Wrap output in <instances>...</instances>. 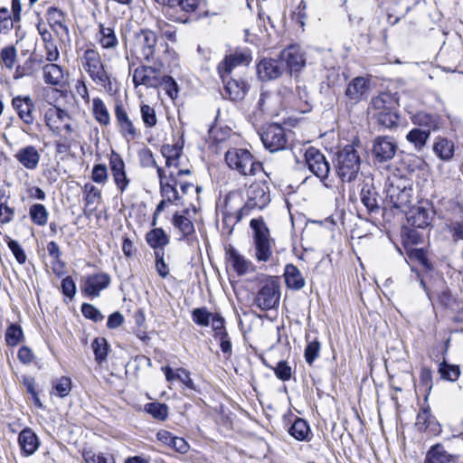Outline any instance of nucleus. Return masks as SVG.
<instances>
[{
    "label": "nucleus",
    "mask_w": 463,
    "mask_h": 463,
    "mask_svg": "<svg viewBox=\"0 0 463 463\" xmlns=\"http://www.w3.org/2000/svg\"><path fill=\"white\" fill-rule=\"evenodd\" d=\"M385 203L388 206L407 213L411 208L412 188L406 179L393 176L385 184Z\"/></svg>",
    "instance_id": "nucleus-1"
},
{
    "label": "nucleus",
    "mask_w": 463,
    "mask_h": 463,
    "mask_svg": "<svg viewBox=\"0 0 463 463\" xmlns=\"http://www.w3.org/2000/svg\"><path fill=\"white\" fill-rule=\"evenodd\" d=\"M82 67L90 78L106 91L113 90L110 74L103 63L99 52L94 48H88L80 58Z\"/></svg>",
    "instance_id": "nucleus-2"
},
{
    "label": "nucleus",
    "mask_w": 463,
    "mask_h": 463,
    "mask_svg": "<svg viewBox=\"0 0 463 463\" xmlns=\"http://www.w3.org/2000/svg\"><path fill=\"white\" fill-rule=\"evenodd\" d=\"M361 166V157L354 144L347 145L336 153L335 168L342 182L356 179Z\"/></svg>",
    "instance_id": "nucleus-3"
},
{
    "label": "nucleus",
    "mask_w": 463,
    "mask_h": 463,
    "mask_svg": "<svg viewBox=\"0 0 463 463\" xmlns=\"http://www.w3.org/2000/svg\"><path fill=\"white\" fill-rule=\"evenodd\" d=\"M250 226L253 232L252 239L255 259L259 262L269 261L272 257L274 244L270 237L269 229L261 217L252 219Z\"/></svg>",
    "instance_id": "nucleus-4"
},
{
    "label": "nucleus",
    "mask_w": 463,
    "mask_h": 463,
    "mask_svg": "<svg viewBox=\"0 0 463 463\" xmlns=\"http://www.w3.org/2000/svg\"><path fill=\"white\" fill-rule=\"evenodd\" d=\"M280 284L276 277H266L260 281L253 305L261 311L275 309L279 305Z\"/></svg>",
    "instance_id": "nucleus-5"
},
{
    "label": "nucleus",
    "mask_w": 463,
    "mask_h": 463,
    "mask_svg": "<svg viewBox=\"0 0 463 463\" xmlns=\"http://www.w3.org/2000/svg\"><path fill=\"white\" fill-rule=\"evenodd\" d=\"M157 36L149 29H140L134 32L131 51L134 55L146 62L157 60Z\"/></svg>",
    "instance_id": "nucleus-6"
},
{
    "label": "nucleus",
    "mask_w": 463,
    "mask_h": 463,
    "mask_svg": "<svg viewBox=\"0 0 463 463\" xmlns=\"http://www.w3.org/2000/svg\"><path fill=\"white\" fill-rule=\"evenodd\" d=\"M247 200L243 207L236 212L235 223L249 215L250 210H261L270 202L269 187L265 183L256 182L251 184L246 191Z\"/></svg>",
    "instance_id": "nucleus-7"
},
{
    "label": "nucleus",
    "mask_w": 463,
    "mask_h": 463,
    "mask_svg": "<svg viewBox=\"0 0 463 463\" xmlns=\"http://www.w3.org/2000/svg\"><path fill=\"white\" fill-rule=\"evenodd\" d=\"M225 161L231 169L242 175H254L261 170V164L256 162L248 149L230 148L225 154Z\"/></svg>",
    "instance_id": "nucleus-8"
},
{
    "label": "nucleus",
    "mask_w": 463,
    "mask_h": 463,
    "mask_svg": "<svg viewBox=\"0 0 463 463\" xmlns=\"http://www.w3.org/2000/svg\"><path fill=\"white\" fill-rule=\"evenodd\" d=\"M392 98L388 94H381L372 99L371 109L379 125L384 128L397 127L399 115L392 108Z\"/></svg>",
    "instance_id": "nucleus-9"
},
{
    "label": "nucleus",
    "mask_w": 463,
    "mask_h": 463,
    "mask_svg": "<svg viewBox=\"0 0 463 463\" xmlns=\"http://www.w3.org/2000/svg\"><path fill=\"white\" fill-rule=\"evenodd\" d=\"M44 122L53 134L60 135L65 131L67 135H71L74 131L72 118L69 112L56 106L45 111Z\"/></svg>",
    "instance_id": "nucleus-10"
},
{
    "label": "nucleus",
    "mask_w": 463,
    "mask_h": 463,
    "mask_svg": "<svg viewBox=\"0 0 463 463\" xmlns=\"http://www.w3.org/2000/svg\"><path fill=\"white\" fill-rule=\"evenodd\" d=\"M162 64L158 66L141 65L133 71L132 80L135 87L144 85L146 88H157L162 84Z\"/></svg>",
    "instance_id": "nucleus-11"
},
{
    "label": "nucleus",
    "mask_w": 463,
    "mask_h": 463,
    "mask_svg": "<svg viewBox=\"0 0 463 463\" xmlns=\"http://www.w3.org/2000/svg\"><path fill=\"white\" fill-rule=\"evenodd\" d=\"M308 169L320 180L327 178L330 172V165L325 156L317 149L310 147L305 154Z\"/></svg>",
    "instance_id": "nucleus-12"
},
{
    "label": "nucleus",
    "mask_w": 463,
    "mask_h": 463,
    "mask_svg": "<svg viewBox=\"0 0 463 463\" xmlns=\"http://www.w3.org/2000/svg\"><path fill=\"white\" fill-rule=\"evenodd\" d=\"M260 139L264 146L270 152L282 150L287 144L285 130L277 124L267 127L260 134Z\"/></svg>",
    "instance_id": "nucleus-13"
},
{
    "label": "nucleus",
    "mask_w": 463,
    "mask_h": 463,
    "mask_svg": "<svg viewBox=\"0 0 463 463\" xmlns=\"http://www.w3.org/2000/svg\"><path fill=\"white\" fill-rule=\"evenodd\" d=\"M109 168L117 189L122 194L129 186L130 179L127 175L126 165L121 156L112 151L109 157Z\"/></svg>",
    "instance_id": "nucleus-14"
},
{
    "label": "nucleus",
    "mask_w": 463,
    "mask_h": 463,
    "mask_svg": "<svg viewBox=\"0 0 463 463\" xmlns=\"http://www.w3.org/2000/svg\"><path fill=\"white\" fill-rule=\"evenodd\" d=\"M283 66L293 75L298 73L306 65V58L301 48L297 45H291L285 49L281 54Z\"/></svg>",
    "instance_id": "nucleus-15"
},
{
    "label": "nucleus",
    "mask_w": 463,
    "mask_h": 463,
    "mask_svg": "<svg viewBox=\"0 0 463 463\" xmlns=\"http://www.w3.org/2000/svg\"><path fill=\"white\" fill-rule=\"evenodd\" d=\"M12 107L18 118L26 126H31L35 120V104L30 96H16L12 99Z\"/></svg>",
    "instance_id": "nucleus-16"
},
{
    "label": "nucleus",
    "mask_w": 463,
    "mask_h": 463,
    "mask_svg": "<svg viewBox=\"0 0 463 463\" xmlns=\"http://www.w3.org/2000/svg\"><path fill=\"white\" fill-rule=\"evenodd\" d=\"M250 61V55L248 52L236 51L235 52L227 55L217 66L219 76L222 80L230 76L232 70L240 65L249 64Z\"/></svg>",
    "instance_id": "nucleus-17"
},
{
    "label": "nucleus",
    "mask_w": 463,
    "mask_h": 463,
    "mask_svg": "<svg viewBox=\"0 0 463 463\" xmlns=\"http://www.w3.org/2000/svg\"><path fill=\"white\" fill-rule=\"evenodd\" d=\"M397 151V144L392 137H378L373 145V155L378 162H386L393 158Z\"/></svg>",
    "instance_id": "nucleus-18"
},
{
    "label": "nucleus",
    "mask_w": 463,
    "mask_h": 463,
    "mask_svg": "<svg viewBox=\"0 0 463 463\" xmlns=\"http://www.w3.org/2000/svg\"><path fill=\"white\" fill-rule=\"evenodd\" d=\"M115 118L123 137L134 139L137 137L138 131L121 103H117L115 106Z\"/></svg>",
    "instance_id": "nucleus-19"
},
{
    "label": "nucleus",
    "mask_w": 463,
    "mask_h": 463,
    "mask_svg": "<svg viewBox=\"0 0 463 463\" xmlns=\"http://www.w3.org/2000/svg\"><path fill=\"white\" fill-rule=\"evenodd\" d=\"M109 283L110 278L108 274L97 273L85 279L83 285H81V290L88 297L98 298L100 292L109 287Z\"/></svg>",
    "instance_id": "nucleus-20"
},
{
    "label": "nucleus",
    "mask_w": 463,
    "mask_h": 463,
    "mask_svg": "<svg viewBox=\"0 0 463 463\" xmlns=\"http://www.w3.org/2000/svg\"><path fill=\"white\" fill-rule=\"evenodd\" d=\"M14 157L23 167L33 171L39 165L41 154L34 146L27 145L18 149Z\"/></svg>",
    "instance_id": "nucleus-21"
},
{
    "label": "nucleus",
    "mask_w": 463,
    "mask_h": 463,
    "mask_svg": "<svg viewBox=\"0 0 463 463\" xmlns=\"http://www.w3.org/2000/svg\"><path fill=\"white\" fill-rule=\"evenodd\" d=\"M285 67L282 60L263 59L257 65V73L261 80H270L279 78Z\"/></svg>",
    "instance_id": "nucleus-22"
},
{
    "label": "nucleus",
    "mask_w": 463,
    "mask_h": 463,
    "mask_svg": "<svg viewBox=\"0 0 463 463\" xmlns=\"http://www.w3.org/2000/svg\"><path fill=\"white\" fill-rule=\"evenodd\" d=\"M18 444L24 457H30L35 453L40 446L36 433L30 428H24L18 435Z\"/></svg>",
    "instance_id": "nucleus-23"
},
{
    "label": "nucleus",
    "mask_w": 463,
    "mask_h": 463,
    "mask_svg": "<svg viewBox=\"0 0 463 463\" xmlns=\"http://www.w3.org/2000/svg\"><path fill=\"white\" fill-rule=\"evenodd\" d=\"M369 86V80L364 77H356L347 85L345 96L356 103L367 97Z\"/></svg>",
    "instance_id": "nucleus-24"
},
{
    "label": "nucleus",
    "mask_w": 463,
    "mask_h": 463,
    "mask_svg": "<svg viewBox=\"0 0 463 463\" xmlns=\"http://www.w3.org/2000/svg\"><path fill=\"white\" fill-rule=\"evenodd\" d=\"M424 463H460V457L449 453L442 445L436 444L428 450Z\"/></svg>",
    "instance_id": "nucleus-25"
},
{
    "label": "nucleus",
    "mask_w": 463,
    "mask_h": 463,
    "mask_svg": "<svg viewBox=\"0 0 463 463\" xmlns=\"http://www.w3.org/2000/svg\"><path fill=\"white\" fill-rule=\"evenodd\" d=\"M226 255L227 260L238 275L242 276L254 270L252 262L245 259L234 248L227 249Z\"/></svg>",
    "instance_id": "nucleus-26"
},
{
    "label": "nucleus",
    "mask_w": 463,
    "mask_h": 463,
    "mask_svg": "<svg viewBox=\"0 0 463 463\" xmlns=\"http://www.w3.org/2000/svg\"><path fill=\"white\" fill-rule=\"evenodd\" d=\"M98 43L103 49L115 50L118 45V39L112 24H99V31L96 34Z\"/></svg>",
    "instance_id": "nucleus-27"
},
{
    "label": "nucleus",
    "mask_w": 463,
    "mask_h": 463,
    "mask_svg": "<svg viewBox=\"0 0 463 463\" xmlns=\"http://www.w3.org/2000/svg\"><path fill=\"white\" fill-rule=\"evenodd\" d=\"M286 286L293 290H300L306 285V280L301 271L293 264H287L284 270Z\"/></svg>",
    "instance_id": "nucleus-28"
},
{
    "label": "nucleus",
    "mask_w": 463,
    "mask_h": 463,
    "mask_svg": "<svg viewBox=\"0 0 463 463\" xmlns=\"http://www.w3.org/2000/svg\"><path fill=\"white\" fill-rule=\"evenodd\" d=\"M431 213L432 212L430 210L419 206L410 211L407 220L411 225L423 229L430 225Z\"/></svg>",
    "instance_id": "nucleus-29"
},
{
    "label": "nucleus",
    "mask_w": 463,
    "mask_h": 463,
    "mask_svg": "<svg viewBox=\"0 0 463 463\" xmlns=\"http://www.w3.org/2000/svg\"><path fill=\"white\" fill-rule=\"evenodd\" d=\"M224 83L225 95L232 100L241 99L247 91V87L244 81L240 80L229 79L227 77Z\"/></svg>",
    "instance_id": "nucleus-30"
},
{
    "label": "nucleus",
    "mask_w": 463,
    "mask_h": 463,
    "mask_svg": "<svg viewBox=\"0 0 463 463\" xmlns=\"http://www.w3.org/2000/svg\"><path fill=\"white\" fill-rule=\"evenodd\" d=\"M415 425L420 430H430L431 433L439 431V426L430 414V408H423L418 413Z\"/></svg>",
    "instance_id": "nucleus-31"
},
{
    "label": "nucleus",
    "mask_w": 463,
    "mask_h": 463,
    "mask_svg": "<svg viewBox=\"0 0 463 463\" xmlns=\"http://www.w3.org/2000/svg\"><path fill=\"white\" fill-rule=\"evenodd\" d=\"M433 152L443 161H449L454 156V143L445 137H437L433 144Z\"/></svg>",
    "instance_id": "nucleus-32"
},
{
    "label": "nucleus",
    "mask_w": 463,
    "mask_h": 463,
    "mask_svg": "<svg viewBox=\"0 0 463 463\" xmlns=\"http://www.w3.org/2000/svg\"><path fill=\"white\" fill-rule=\"evenodd\" d=\"M165 373V376L167 382H173L174 380L180 381L187 388L194 390V381L190 377V373L184 368H178L175 373L173 372L172 368L165 366L162 368Z\"/></svg>",
    "instance_id": "nucleus-33"
},
{
    "label": "nucleus",
    "mask_w": 463,
    "mask_h": 463,
    "mask_svg": "<svg viewBox=\"0 0 463 463\" xmlns=\"http://www.w3.org/2000/svg\"><path fill=\"white\" fill-rule=\"evenodd\" d=\"M360 197L362 203L369 213H377L379 211L377 193L374 188L365 184L361 190Z\"/></svg>",
    "instance_id": "nucleus-34"
},
{
    "label": "nucleus",
    "mask_w": 463,
    "mask_h": 463,
    "mask_svg": "<svg viewBox=\"0 0 463 463\" xmlns=\"http://www.w3.org/2000/svg\"><path fill=\"white\" fill-rule=\"evenodd\" d=\"M43 71L45 83L53 86L61 84L63 79V71L61 66L55 63H48L43 67Z\"/></svg>",
    "instance_id": "nucleus-35"
},
{
    "label": "nucleus",
    "mask_w": 463,
    "mask_h": 463,
    "mask_svg": "<svg viewBox=\"0 0 463 463\" xmlns=\"http://www.w3.org/2000/svg\"><path fill=\"white\" fill-rule=\"evenodd\" d=\"M92 114L95 120L101 126H109L110 124L109 112L100 98H94L92 100Z\"/></svg>",
    "instance_id": "nucleus-36"
},
{
    "label": "nucleus",
    "mask_w": 463,
    "mask_h": 463,
    "mask_svg": "<svg viewBox=\"0 0 463 463\" xmlns=\"http://www.w3.org/2000/svg\"><path fill=\"white\" fill-rule=\"evenodd\" d=\"M146 240L147 244L153 249L162 250L169 243L168 235L161 228H155L147 232Z\"/></svg>",
    "instance_id": "nucleus-37"
},
{
    "label": "nucleus",
    "mask_w": 463,
    "mask_h": 463,
    "mask_svg": "<svg viewBox=\"0 0 463 463\" xmlns=\"http://www.w3.org/2000/svg\"><path fill=\"white\" fill-rule=\"evenodd\" d=\"M430 135V129L415 128L407 134L406 139L413 145L417 151H420L425 146Z\"/></svg>",
    "instance_id": "nucleus-38"
},
{
    "label": "nucleus",
    "mask_w": 463,
    "mask_h": 463,
    "mask_svg": "<svg viewBox=\"0 0 463 463\" xmlns=\"http://www.w3.org/2000/svg\"><path fill=\"white\" fill-rule=\"evenodd\" d=\"M177 179L178 177H175V181H167L159 185L161 196L166 199L169 203L178 204L182 199L176 189Z\"/></svg>",
    "instance_id": "nucleus-39"
},
{
    "label": "nucleus",
    "mask_w": 463,
    "mask_h": 463,
    "mask_svg": "<svg viewBox=\"0 0 463 463\" xmlns=\"http://www.w3.org/2000/svg\"><path fill=\"white\" fill-rule=\"evenodd\" d=\"M288 432L296 439L305 440L310 432L309 425L305 420L298 418L290 426Z\"/></svg>",
    "instance_id": "nucleus-40"
},
{
    "label": "nucleus",
    "mask_w": 463,
    "mask_h": 463,
    "mask_svg": "<svg viewBox=\"0 0 463 463\" xmlns=\"http://www.w3.org/2000/svg\"><path fill=\"white\" fill-rule=\"evenodd\" d=\"M29 214H30L32 221L35 224H37L39 226H43L47 223L49 213L43 204H41V203L33 204L30 207Z\"/></svg>",
    "instance_id": "nucleus-41"
},
{
    "label": "nucleus",
    "mask_w": 463,
    "mask_h": 463,
    "mask_svg": "<svg viewBox=\"0 0 463 463\" xmlns=\"http://www.w3.org/2000/svg\"><path fill=\"white\" fill-rule=\"evenodd\" d=\"M173 223L184 237L191 235L194 232V223L184 215L175 213L173 217Z\"/></svg>",
    "instance_id": "nucleus-42"
},
{
    "label": "nucleus",
    "mask_w": 463,
    "mask_h": 463,
    "mask_svg": "<svg viewBox=\"0 0 463 463\" xmlns=\"http://www.w3.org/2000/svg\"><path fill=\"white\" fill-rule=\"evenodd\" d=\"M412 121L414 124L421 127V129H436L438 128L437 119L430 114L419 112L413 116Z\"/></svg>",
    "instance_id": "nucleus-43"
},
{
    "label": "nucleus",
    "mask_w": 463,
    "mask_h": 463,
    "mask_svg": "<svg viewBox=\"0 0 463 463\" xmlns=\"http://www.w3.org/2000/svg\"><path fill=\"white\" fill-rule=\"evenodd\" d=\"M84 200L87 206L98 203L101 199V191L91 183L83 186Z\"/></svg>",
    "instance_id": "nucleus-44"
},
{
    "label": "nucleus",
    "mask_w": 463,
    "mask_h": 463,
    "mask_svg": "<svg viewBox=\"0 0 463 463\" xmlns=\"http://www.w3.org/2000/svg\"><path fill=\"white\" fill-rule=\"evenodd\" d=\"M92 349L95 354V360L97 363L101 364L106 360L108 355V343L107 340L103 337L96 338L92 342Z\"/></svg>",
    "instance_id": "nucleus-45"
},
{
    "label": "nucleus",
    "mask_w": 463,
    "mask_h": 463,
    "mask_svg": "<svg viewBox=\"0 0 463 463\" xmlns=\"http://www.w3.org/2000/svg\"><path fill=\"white\" fill-rule=\"evenodd\" d=\"M213 314L209 312L206 307H197L192 311V319L194 323L201 326H208Z\"/></svg>",
    "instance_id": "nucleus-46"
},
{
    "label": "nucleus",
    "mask_w": 463,
    "mask_h": 463,
    "mask_svg": "<svg viewBox=\"0 0 463 463\" xmlns=\"http://www.w3.org/2000/svg\"><path fill=\"white\" fill-rule=\"evenodd\" d=\"M146 412L151 414L155 419L164 420L167 418L168 408L164 403L151 402L145 406Z\"/></svg>",
    "instance_id": "nucleus-47"
},
{
    "label": "nucleus",
    "mask_w": 463,
    "mask_h": 463,
    "mask_svg": "<svg viewBox=\"0 0 463 463\" xmlns=\"http://www.w3.org/2000/svg\"><path fill=\"white\" fill-rule=\"evenodd\" d=\"M140 114L146 128H154L157 123L156 110L147 104H141Z\"/></svg>",
    "instance_id": "nucleus-48"
},
{
    "label": "nucleus",
    "mask_w": 463,
    "mask_h": 463,
    "mask_svg": "<svg viewBox=\"0 0 463 463\" xmlns=\"http://www.w3.org/2000/svg\"><path fill=\"white\" fill-rule=\"evenodd\" d=\"M23 338V330L19 326L14 324L7 327L5 332V341L10 346L17 345Z\"/></svg>",
    "instance_id": "nucleus-49"
},
{
    "label": "nucleus",
    "mask_w": 463,
    "mask_h": 463,
    "mask_svg": "<svg viewBox=\"0 0 463 463\" xmlns=\"http://www.w3.org/2000/svg\"><path fill=\"white\" fill-rule=\"evenodd\" d=\"M155 168L156 169V172H157V176H158V179H159V185H161L162 184L167 182V181H175V177H179L183 175H190L191 172L189 169H179L177 172H175L174 170H170L169 171V175H167L165 174V171L163 169V167L159 166L157 165V166H155Z\"/></svg>",
    "instance_id": "nucleus-50"
},
{
    "label": "nucleus",
    "mask_w": 463,
    "mask_h": 463,
    "mask_svg": "<svg viewBox=\"0 0 463 463\" xmlns=\"http://www.w3.org/2000/svg\"><path fill=\"white\" fill-rule=\"evenodd\" d=\"M321 345L320 343L315 339L313 341L308 342L305 348V360L309 364L312 365L314 361L318 358L320 354Z\"/></svg>",
    "instance_id": "nucleus-51"
},
{
    "label": "nucleus",
    "mask_w": 463,
    "mask_h": 463,
    "mask_svg": "<svg viewBox=\"0 0 463 463\" xmlns=\"http://www.w3.org/2000/svg\"><path fill=\"white\" fill-rule=\"evenodd\" d=\"M439 373H440L442 379L451 382H455L460 374L458 366L450 365L446 363L440 364Z\"/></svg>",
    "instance_id": "nucleus-52"
},
{
    "label": "nucleus",
    "mask_w": 463,
    "mask_h": 463,
    "mask_svg": "<svg viewBox=\"0 0 463 463\" xmlns=\"http://www.w3.org/2000/svg\"><path fill=\"white\" fill-rule=\"evenodd\" d=\"M183 147H184V141L178 140L172 145H170V144L163 145L161 147V153L164 157L182 156Z\"/></svg>",
    "instance_id": "nucleus-53"
},
{
    "label": "nucleus",
    "mask_w": 463,
    "mask_h": 463,
    "mask_svg": "<svg viewBox=\"0 0 463 463\" xmlns=\"http://www.w3.org/2000/svg\"><path fill=\"white\" fill-rule=\"evenodd\" d=\"M5 241L8 245V248L14 254L15 260H17V262L19 264H24L27 257H26V254H25L24 249L21 247V245L18 243V241L11 239L10 237H6Z\"/></svg>",
    "instance_id": "nucleus-54"
},
{
    "label": "nucleus",
    "mask_w": 463,
    "mask_h": 463,
    "mask_svg": "<svg viewBox=\"0 0 463 463\" xmlns=\"http://www.w3.org/2000/svg\"><path fill=\"white\" fill-rule=\"evenodd\" d=\"M16 49L14 46H7L2 49L0 59L2 63L8 69H13L16 61Z\"/></svg>",
    "instance_id": "nucleus-55"
},
{
    "label": "nucleus",
    "mask_w": 463,
    "mask_h": 463,
    "mask_svg": "<svg viewBox=\"0 0 463 463\" xmlns=\"http://www.w3.org/2000/svg\"><path fill=\"white\" fill-rule=\"evenodd\" d=\"M14 15H11L8 9L5 7L0 8V33H8L13 27Z\"/></svg>",
    "instance_id": "nucleus-56"
},
{
    "label": "nucleus",
    "mask_w": 463,
    "mask_h": 463,
    "mask_svg": "<svg viewBox=\"0 0 463 463\" xmlns=\"http://www.w3.org/2000/svg\"><path fill=\"white\" fill-rule=\"evenodd\" d=\"M91 179L97 184H105L109 179L107 166L104 164L95 165L92 168Z\"/></svg>",
    "instance_id": "nucleus-57"
},
{
    "label": "nucleus",
    "mask_w": 463,
    "mask_h": 463,
    "mask_svg": "<svg viewBox=\"0 0 463 463\" xmlns=\"http://www.w3.org/2000/svg\"><path fill=\"white\" fill-rule=\"evenodd\" d=\"M71 379L65 376L61 377L53 383V388L59 397L63 398L71 392Z\"/></svg>",
    "instance_id": "nucleus-58"
},
{
    "label": "nucleus",
    "mask_w": 463,
    "mask_h": 463,
    "mask_svg": "<svg viewBox=\"0 0 463 463\" xmlns=\"http://www.w3.org/2000/svg\"><path fill=\"white\" fill-rule=\"evenodd\" d=\"M162 80H163L161 86H163L166 94L172 99L176 98L178 95V85L176 81L171 76L163 74Z\"/></svg>",
    "instance_id": "nucleus-59"
},
{
    "label": "nucleus",
    "mask_w": 463,
    "mask_h": 463,
    "mask_svg": "<svg viewBox=\"0 0 463 463\" xmlns=\"http://www.w3.org/2000/svg\"><path fill=\"white\" fill-rule=\"evenodd\" d=\"M82 315L89 319H91L95 322L101 321L103 319V316L93 305L84 303L81 306Z\"/></svg>",
    "instance_id": "nucleus-60"
},
{
    "label": "nucleus",
    "mask_w": 463,
    "mask_h": 463,
    "mask_svg": "<svg viewBox=\"0 0 463 463\" xmlns=\"http://www.w3.org/2000/svg\"><path fill=\"white\" fill-rule=\"evenodd\" d=\"M202 0H176L174 8L178 7L185 13H194L197 10Z\"/></svg>",
    "instance_id": "nucleus-61"
},
{
    "label": "nucleus",
    "mask_w": 463,
    "mask_h": 463,
    "mask_svg": "<svg viewBox=\"0 0 463 463\" xmlns=\"http://www.w3.org/2000/svg\"><path fill=\"white\" fill-rule=\"evenodd\" d=\"M274 372L276 376L282 381H288L292 375L291 367L284 361L278 363Z\"/></svg>",
    "instance_id": "nucleus-62"
},
{
    "label": "nucleus",
    "mask_w": 463,
    "mask_h": 463,
    "mask_svg": "<svg viewBox=\"0 0 463 463\" xmlns=\"http://www.w3.org/2000/svg\"><path fill=\"white\" fill-rule=\"evenodd\" d=\"M82 457L86 463H113L109 462V458H107L103 454H97L90 449H84Z\"/></svg>",
    "instance_id": "nucleus-63"
},
{
    "label": "nucleus",
    "mask_w": 463,
    "mask_h": 463,
    "mask_svg": "<svg viewBox=\"0 0 463 463\" xmlns=\"http://www.w3.org/2000/svg\"><path fill=\"white\" fill-rule=\"evenodd\" d=\"M139 160L142 167H155L157 163L154 157L152 151L148 148L143 149L139 153Z\"/></svg>",
    "instance_id": "nucleus-64"
}]
</instances>
